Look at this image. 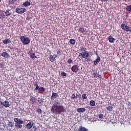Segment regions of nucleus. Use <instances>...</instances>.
I'll list each match as a JSON object with an SVG mask.
<instances>
[{"instance_id": "obj_1", "label": "nucleus", "mask_w": 131, "mask_h": 131, "mask_svg": "<svg viewBox=\"0 0 131 131\" xmlns=\"http://www.w3.org/2000/svg\"><path fill=\"white\" fill-rule=\"evenodd\" d=\"M51 111L56 115H59L61 113H66L65 107L63 105H60L59 101H56L53 104Z\"/></svg>"}, {"instance_id": "obj_2", "label": "nucleus", "mask_w": 131, "mask_h": 131, "mask_svg": "<svg viewBox=\"0 0 131 131\" xmlns=\"http://www.w3.org/2000/svg\"><path fill=\"white\" fill-rule=\"evenodd\" d=\"M13 121L15 122V127H16L17 129H19L22 127L21 124H24V121L18 118H14L13 119Z\"/></svg>"}, {"instance_id": "obj_3", "label": "nucleus", "mask_w": 131, "mask_h": 131, "mask_svg": "<svg viewBox=\"0 0 131 131\" xmlns=\"http://www.w3.org/2000/svg\"><path fill=\"white\" fill-rule=\"evenodd\" d=\"M20 41H21L22 43L24 45H28L30 43V40L29 37L21 36L20 37Z\"/></svg>"}, {"instance_id": "obj_4", "label": "nucleus", "mask_w": 131, "mask_h": 131, "mask_svg": "<svg viewBox=\"0 0 131 131\" xmlns=\"http://www.w3.org/2000/svg\"><path fill=\"white\" fill-rule=\"evenodd\" d=\"M120 27L124 31L131 32V27L128 26L127 25L125 24H122L121 25Z\"/></svg>"}, {"instance_id": "obj_5", "label": "nucleus", "mask_w": 131, "mask_h": 131, "mask_svg": "<svg viewBox=\"0 0 131 131\" xmlns=\"http://www.w3.org/2000/svg\"><path fill=\"white\" fill-rule=\"evenodd\" d=\"M26 11V9L25 8L18 7L16 9V12L18 14H23Z\"/></svg>"}, {"instance_id": "obj_6", "label": "nucleus", "mask_w": 131, "mask_h": 131, "mask_svg": "<svg viewBox=\"0 0 131 131\" xmlns=\"http://www.w3.org/2000/svg\"><path fill=\"white\" fill-rule=\"evenodd\" d=\"M1 105H3L4 107H5L6 108H8L10 107V102H9V101L8 100H5L4 102L1 101L0 102V106H1Z\"/></svg>"}, {"instance_id": "obj_7", "label": "nucleus", "mask_w": 131, "mask_h": 131, "mask_svg": "<svg viewBox=\"0 0 131 131\" xmlns=\"http://www.w3.org/2000/svg\"><path fill=\"white\" fill-rule=\"evenodd\" d=\"M33 126V122L32 121H30L26 125H25V128L26 129H31Z\"/></svg>"}, {"instance_id": "obj_8", "label": "nucleus", "mask_w": 131, "mask_h": 131, "mask_svg": "<svg viewBox=\"0 0 131 131\" xmlns=\"http://www.w3.org/2000/svg\"><path fill=\"white\" fill-rule=\"evenodd\" d=\"M28 55H29V57L32 59L37 58V56H35L34 52L33 51H29L28 52Z\"/></svg>"}, {"instance_id": "obj_9", "label": "nucleus", "mask_w": 131, "mask_h": 131, "mask_svg": "<svg viewBox=\"0 0 131 131\" xmlns=\"http://www.w3.org/2000/svg\"><path fill=\"white\" fill-rule=\"evenodd\" d=\"M71 70L74 73H77L79 69H78V66L74 64L72 67Z\"/></svg>"}, {"instance_id": "obj_10", "label": "nucleus", "mask_w": 131, "mask_h": 131, "mask_svg": "<svg viewBox=\"0 0 131 131\" xmlns=\"http://www.w3.org/2000/svg\"><path fill=\"white\" fill-rule=\"evenodd\" d=\"M58 97H59V95H58L57 93L53 92L52 96H51V100H54L55 99H57Z\"/></svg>"}, {"instance_id": "obj_11", "label": "nucleus", "mask_w": 131, "mask_h": 131, "mask_svg": "<svg viewBox=\"0 0 131 131\" xmlns=\"http://www.w3.org/2000/svg\"><path fill=\"white\" fill-rule=\"evenodd\" d=\"M30 102L31 104H34L36 103V98L34 96H31L30 97Z\"/></svg>"}, {"instance_id": "obj_12", "label": "nucleus", "mask_w": 131, "mask_h": 131, "mask_svg": "<svg viewBox=\"0 0 131 131\" xmlns=\"http://www.w3.org/2000/svg\"><path fill=\"white\" fill-rule=\"evenodd\" d=\"M96 55L97 56V58L94 61V64L95 66L97 65V63L100 62V57L99 56V55L97 54V53H96Z\"/></svg>"}, {"instance_id": "obj_13", "label": "nucleus", "mask_w": 131, "mask_h": 131, "mask_svg": "<svg viewBox=\"0 0 131 131\" xmlns=\"http://www.w3.org/2000/svg\"><path fill=\"white\" fill-rule=\"evenodd\" d=\"M1 56H3V57L8 58L10 57V54H9L7 52H3V53L1 54Z\"/></svg>"}, {"instance_id": "obj_14", "label": "nucleus", "mask_w": 131, "mask_h": 131, "mask_svg": "<svg viewBox=\"0 0 131 131\" xmlns=\"http://www.w3.org/2000/svg\"><path fill=\"white\" fill-rule=\"evenodd\" d=\"M55 58L56 57H54L53 55H50V56H49V60H50L51 62H53L56 60Z\"/></svg>"}, {"instance_id": "obj_15", "label": "nucleus", "mask_w": 131, "mask_h": 131, "mask_svg": "<svg viewBox=\"0 0 131 131\" xmlns=\"http://www.w3.org/2000/svg\"><path fill=\"white\" fill-rule=\"evenodd\" d=\"M93 76H94V78H97V79L100 78L101 77V75H99L97 73H94L93 74Z\"/></svg>"}, {"instance_id": "obj_16", "label": "nucleus", "mask_w": 131, "mask_h": 131, "mask_svg": "<svg viewBox=\"0 0 131 131\" xmlns=\"http://www.w3.org/2000/svg\"><path fill=\"white\" fill-rule=\"evenodd\" d=\"M23 5H24V6L26 7H29L30 6V5H31V2L29 1H26V2L23 4Z\"/></svg>"}, {"instance_id": "obj_17", "label": "nucleus", "mask_w": 131, "mask_h": 131, "mask_svg": "<svg viewBox=\"0 0 131 131\" xmlns=\"http://www.w3.org/2000/svg\"><path fill=\"white\" fill-rule=\"evenodd\" d=\"M37 102H38L39 104L42 105V104H43V100L42 98L38 97V98H37Z\"/></svg>"}, {"instance_id": "obj_18", "label": "nucleus", "mask_w": 131, "mask_h": 131, "mask_svg": "<svg viewBox=\"0 0 131 131\" xmlns=\"http://www.w3.org/2000/svg\"><path fill=\"white\" fill-rule=\"evenodd\" d=\"M62 51L60 49H58L57 51H56V54L55 55V57H57L59 56H61Z\"/></svg>"}, {"instance_id": "obj_19", "label": "nucleus", "mask_w": 131, "mask_h": 131, "mask_svg": "<svg viewBox=\"0 0 131 131\" xmlns=\"http://www.w3.org/2000/svg\"><path fill=\"white\" fill-rule=\"evenodd\" d=\"M90 56V54L86 52L82 53V57L83 58H88Z\"/></svg>"}, {"instance_id": "obj_20", "label": "nucleus", "mask_w": 131, "mask_h": 131, "mask_svg": "<svg viewBox=\"0 0 131 131\" xmlns=\"http://www.w3.org/2000/svg\"><path fill=\"white\" fill-rule=\"evenodd\" d=\"M11 42L9 38H6L5 40H3L4 44H8Z\"/></svg>"}, {"instance_id": "obj_21", "label": "nucleus", "mask_w": 131, "mask_h": 131, "mask_svg": "<svg viewBox=\"0 0 131 131\" xmlns=\"http://www.w3.org/2000/svg\"><path fill=\"white\" fill-rule=\"evenodd\" d=\"M10 9H7V11L5 12L6 16H10V15L12 14V12H10Z\"/></svg>"}, {"instance_id": "obj_22", "label": "nucleus", "mask_w": 131, "mask_h": 131, "mask_svg": "<svg viewBox=\"0 0 131 131\" xmlns=\"http://www.w3.org/2000/svg\"><path fill=\"white\" fill-rule=\"evenodd\" d=\"M69 42L72 45H74L76 43V40L74 39H70Z\"/></svg>"}, {"instance_id": "obj_23", "label": "nucleus", "mask_w": 131, "mask_h": 131, "mask_svg": "<svg viewBox=\"0 0 131 131\" xmlns=\"http://www.w3.org/2000/svg\"><path fill=\"white\" fill-rule=\"evenodd\" d=\"M126 10L128 12H131V5L126 6Z\"/></svg>"}, {"instance_id": "obj_24", "label": "nucleus", "mask_w": 131, "mask_h": 131, "mask_svg": "<svg viewBox=\"0 0 131 131\" xmlns=\"http://www.w3.org/2000/svg\"><path fill=\"white\" fill-rule=\"evenodd\" d=\"M109 42L114 43L115 38L114 37H111V38H108Z\"/></svg>"}, {"instance_id": "obj_25", "label": "nucleus", "mask_w": 131, "mask_h": 131, "mask_svg": "<svg viewBox=\"0 0 131 131\" xmlns=\"http://www.w3.org/2000/svg\"><path fill=\"white\" fill-rule=\"evenodd\" d=\"M78 96L77 95H76H76H75V94H73V95H72L71 96V99H77V98H78Z\"/></svg>"}, {"instance_id": "obj_26", "label": "nucleus", "mask_w": 131, "mask_h": 131, "mask_svg": "<svg viewBox=\"0 0 131 131\" xmlns=\"http://www.w3.org/2000/svg\"><path fill=\"white\" fill-rule=\"evenodd\" d=\"M34 85L35 86V91H37L39 88V85H38V82H35Z\"/></svg>"}, {"instance_id": "obj_27", "label": "nucleus", "mask_w": 131, "mask_h": 131, "mask_svg": "<svg viewBox=\"0 0 131 131\" xmlns=\"http://www.w3.org/2000/svg\"><path fill=\"white\" fill-rule=\"evenodd\" d=\"M90 105H91L92 106H94L95 105V101L94 100L90 101Z\"/></svg>"}, {"instance_id": "obj_28", "label": "nucleus", "mask_w": 131, "mask_h": 131, "mask_svg": "<svg viewBox=\"0 0 131 131\" xmlns=\"http://www.w3.org/2000/svg\"><path fill=\"white\" fill-rule=\"evenodd\" d=\"M5 18V14L3 12H0V19Z\"/></svg>"}, {"instance_id": "obj_29", "label": "nucleus", "mask_w": 131, "mask_h": 131, "mask_svg": "<svg viewBox=\"0 0 131 131\" xmlns=\"http://www.w3.org/2000/svg\"><path fill=\"white\" fill-rule=\"evenodd\" d=\"M106 110L108 111H113V107L112 106L109 105L106 107Z\"/></svg>"}, {"instance_id": "obj_30", "label": "nucleus", "mask_w": 131, "mask_h": 131, "mask_svg": "<svg viewBox=\"0 0 131 131\" xmlns=\"http://www.w3.org/2000/svg\"><path fill=\"white\" fill-rule=\"evenodd\" d=\"M85 61H88V62H91L92 61V59H91V57H86V58H85Z\"/></svg>"}, {"instance_id": "obj_31", "label": "nucleus", "mask_w": 131, "mask_h": 131, "mask_svg": "<svg viewBox=\"0 0 131 131\" xmlns=\"http://www.w3.org/2000/svg\"><path fill=\"white\" fill-rule=\"evenodd\" d=\"M98 117L99 119H102L104 117V115H103L102 114H99L98 115Z\"/></svg>"}, {"instance_id": "obj_32", "label": "nucleus", "mask_w": 131, "mask_h": 131, "mask_svg": "<svg viewBox=\"0 0 131 131\" xmlns=\"http://www.w3.org/2000/svg\"><path fill=\"white\" fill-rule=\"evenodd\" d=\"M38 90L40 92H44L45 90V89L43 87H41L40 88L38 89V90Z\"/></svg>"}, {"instance_id": "obj_33", "label": "nucleus", "mask_w": 131, "mask_h": 131, "mask_svg": "<svg viewBox=\"0 0 131 131\" xmlns=\"http://www.w3.org/2000/svg\"><path fill=\"white\" fill-rule=\"evenodd\" d=\"M87 97H86V94H82V99L83 100H85V99H87Z\"/></svg>"}, {"instance_id": "obj_34", "label": "nucleus", "mask_w": 131, "mask_h": 131, "mask_svg": "<svg viewBox=\"0 0 131 131\" xmlns=\"http://www.w3.org/2000/svg\"><path fill=\"white\" fill-rule=\"evenodd\" d=\"M8 126L10 127H13V124L12 121H10L8 122Z\"/></svg>"}, {"instance_id": "obj_35", "label": "nucleus", "mask_w": 131, "mask_h": 131, "mask_svg": "<svg viewBox=\"0 0 131 131\" xmlns=\"http://www.w3.org/2000/svg\"><path fill=\"white\" fill-rule=\"evenodd\" d=\"M77 58L81 60L82 58V53H80V55H79L78 57H77Z\"/></svg>"}, {"instance_id": "obj_36", "label": "nucleus", "mask_w": 131, "mask_h": 131, "mask_svg": "<svg viewBox=\"0 0 131 131\" xmlns=\"http://www.w3.org/2000/svg\"><path fill=\"white\" fill-rule=\"evenodd\" d=\"M67 63L69 64H71L72 63V59L71 58L68 59Z\"/></svg>"}, {"instance_id": "obj_37", "label": "nucleus", "mask_w": 131, "mask_h": 131, "mask_svg": "<svg viewBox=\"0 0 131 131\" xmlns=\"http://www.w3.org/2000/svg\"><path fill=\"white\" fill-rule=\"evenodd\" d=\"M61 75L63 77H66L67 76V73H65L64 72H62Z\"/></svg>"}, {"instance_id": "obj_38", "label": "nucleus", "mask_w": 131, "mask_h": 131, "mask_svg": "<svg viewBox=\"0 0 131 131\" xmlns=\"http://www.w3.org/2000/svg\"><path fill=\"white\" fill-rule=\"evenodd\" d=\"M83 118H84L85 120H87L88 119V116L85 115L84 116H83Z\"/></svg>"}, {"instance_id": "obj_39", "label": "nucleus", "mask_w": 131, "mask_h": 131, "mask_svg": "<svg viewBox=\"0 0 131 131\" xmlns=\"http://www.w3.org/2000/svg\"><path fill=\"white\" fill-rule=\"evenodd\" d=\"M37 112H38V114H41L42 113V110H41L40 108H37Z\"/></svg>"}, {"instance_id": "obj_40", "label": "nucleus", "mask_w": 131, "mask_h": 131, "mask_svg": "<svg viewBox=\"0 0 131 131\" xmlns=\"http://www.w3.org/2000/svg\"><path fill=\"white\" fill-rule=\"evenodd\" d=\"M37 130V127L35 126H33V128L31 130L35 131Z\"/></svg>"}, {"instance_id": "obj_41", "label": "nucleus", "mask_w": 131, "mask_h": 131, "mask_svg": "<svg viewBox=\"0 0 131 131\" xmlns=\"http://www.w3.org/2000/svg\"><path fill=\"white\" fill-rule=\"evenodd\" d=\"M3 67H4V63L0 62V68H2Z\"/></svg>"}, {"instance_id": "obj_42", "label": "nucleus", "mask_w": 131, "mask_h": 131, "mask_svg": "<svg viewBox=\"0 0 131 131\" xmlns=\"http://www.w3.org/2000/svg\"><path fill=\"white\" fill-rule=\"evenodd\" d=\"M77 112H82V108H77Z\"/></svg>"}, {"instance_id": "obj_43", "label": "nucleus", "mask_w": 131, "mask_h": 131, "mask_svg": "<svg viewBox=\"0 0 131 131\" xmlns=\"http://www.w3.org/2000/svg\"><path fill=\"white\" fill-rule=\"evenodd\" d=\"M82 131H89L88 129L84 127H82Z\"/></svg>"}, {"instance_id": "obj_44", "label": "nucleus", "mask_w": 131, "mask_h": 131, "mask_svg": "<svg viewBox=\"0 0 131 131\" xmlns=\"http://www.w3.org/2000/svg\"><path fill=\"white\" fill-rule=\"evenodd\" d=\"M78 131H82V126H80V128H79Z\"/></svg>"}, {"instance_id": "obj_45", "label": "nucleus", "mask_w": 131, "mask_h": 131, "mask_svg": "<svg viewBox=\"0 0 131 131\" xmlns=\"http://www.w3.org/2000/svg\"><path fill=\"white\" fill-rule=\"evenodd\" d=\"M79 31H80V33H82V28L81 27L79 28Z\"/></svg>"}, {"instance_id": "obj_46", "label": "nucleus", "mask_w": 131, "mask_h": 131, "mask_svg": "<svg viewBox=\"0 0 131 131\" xmlns=\"http://www.w3.org/2000/svg\"><path fill=\"white\" fill-rule=\"evenodd\" d=\"M13 3H14V1H9V4H13Z\"/></svg>"}, {"instance_id": "obj_47", "label": "nucleus", "mask_w": 131, "mask_h": 131, "mask_svg": "<svg viewBox=\"0 0 131 131\" xmlns=\"http://www.w3.org/2000/svg\"><path fill=\"white\" fill-rule=\"evenodd\" d=\"M85 111V108H82V112H84Z\"/></svg>"}, {"instance_id": "obj_48", "label": "nucleus", "mask_w": 131, "mask_h": 131, "mask_svg": "<svg viewBox=\"0 0 131 131\" xmlns=\"http://www.w3.org/2000/svg\"><path fill=\"white\" fill-rule=\"evenodd\" d=\"M2 124V122H1V121L0 120V125H1ZM0 129H1V125H0Z\"/></svg>"}, {"instance_id": "obj_49", "label": "nucleus", "mask_w": 131, "mask_h": 131, "mask_svg": "<svg viewBox=\"0 0 131 131\" xmlns=\"http://www.w3.org/2000/svg\"><path fill=\"white\" fill-rule=\"evenodd\" d=\"M41 6H44L43 5H42V4H41Z\"/></svg>"}, {"instance_id": "obj_50", "label": "nucleus", "mask_w": 131, "mask_h": 131, "mask_svg": "<svg viewBox=\"0 0 131 131\" xmlns=\"http://www.w3.org/2000/svg\"><path fill=\"white\" fill-rule=\"evenodd\" d=\"M100 1H108V0H100Z\"/></svg>"}, {"instance_id": "obj_51", "label": "nucleus", "mask_w": 131, "mask_h": 131, "mask_svg": "<svg viewBox=\"0 0 131 131\" xmlns=\"http://www.w3.org/2000/svg\"><path fill=\"white\" fill-rule=\"evenodd\" d=\"M30 131H35V130H30Z\"/></svg>"}, {"instance_id": "obj_52", "label": "nucleus", "mask_w": 131, "mask_h": 131, "mask_svg": "<svg viewBox=\"0 0 131 131\" xmlns=\"http://www.w3.org/2000/svg\"><path fill=\"white\" fill-rule=\"evenodd\" d=\"M1 101H0V103H1Z\"/></svg>"}, {"instance_id": "obj_53", "label": "nucleus", "mask_w": 131, "mask_h": 131, "mask_svg": "<svg viewBox=\"0 0 131 131\" xmlns=\"http://www.w3.org/2000/svg\"><path fill=\"white\" fill-rule=\"evenodd\" d=\"M6 131V130H5Z\"/></svg>"}]
</instances>
